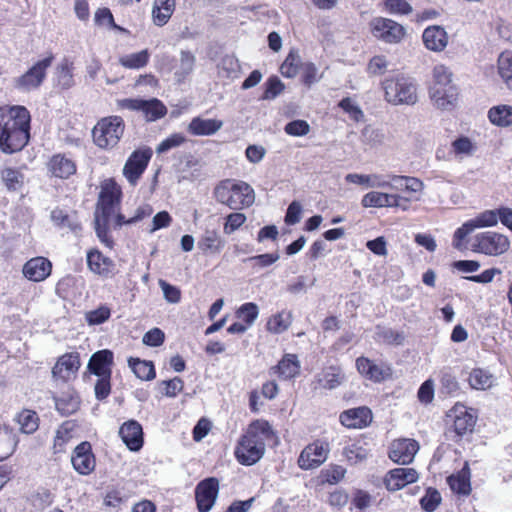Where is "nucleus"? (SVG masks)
<instances>
[{"instance_id": "nucleus-1", "label": "nucleus", "mask_w": 512, "mask_h": 512, "mask_svg": "<svg viewBox=\"0 0 512 512\" xmlns=\"http://www.w3.org/2000/svg\"><path fill=\"white\" fill-rule=\"evenodd\" d=\"M30 113L24 106L8 112L0 108V150L5 154L21 151L30 139Z\"/></svg>"}, {"instance_id": "nucleus-2", "label": "nucleus", "mask_w": 512, "mask_h": 512, "mask_svg": "<svg viewBox=\"0 0 512 512\" xmlns=\"http://www.w3.org/2000/svg\"><path fill=\"white\" fill-rule=\"evenodd\" d=\"M214 197L233 210L250 207L255 201L254 190L249 184L231 179L223 180L215 187Z\"/></svg>"}, {"instance_id": "nucleus-3", "label": "nucleus", "mask_w": 512, "mask_h": 512, "mask_svg": "<svg viewBox=\"0 0 512 512\" xmlns=\"http://www.w3.org/2000/svg\"><path fill=\"white\" fill-rule=\"evenodd\" d=\"M430 97L434 104L441 109H449L457 101L458 90L452 84V73L442 64L436 65L433 69Z\"/></svg>"}, {"instance_id": "nucleus-4", "label": "nucleus", "mask_w": 512, "mask_h": 512, "mask_svg": "<svg viewBox=\"0 0 512 512\" xmlns=\"http://www.w3.org/2000/svg\"><path fill=\"white\" fill-rule=\"evenodd\" d=\"M385 99L393 105H413L417 102L416 83L410 77L398 75L382 83Z\"/></svg>"}, {"instance_id": "nucleus-5", "label": "nucleus", "mask_w": 512, "mask_h": 512, "mask_svg": "<svg viewBox=\"0 0 512 512\" xmlns=\"http://www.w3.org/2000/svg\"><path fill=\"white\" fill-rule=\"evenodd\" d=\"M124 132V122L119 116L101 119L93 128L94 143L100 148H112L120 140Z\"/></svg>"}, {"instance_id": "nucleus-6", "label": "nucleus", "mask_w": 512, "mask_h": 512, "mask_svg": "<svg viewBox=\"0 0 512 512\" xmlns=\"http://www.w3.org/2000/svg\"><path fill=\"white\" fill-rule=\"evenodd\" d=\"M53 55L37 61L31 68L28 69L23 75L14 78V87L21 92H30L38 89L44 82L47 74V69L53 62Z\"/></svg>"}, {"instance_id": "nucleus-7", "label": "nucleus", "mask_w": 512, "mask_h": 512, "mask_svg": "<svg viewBox=\"0 0 512 512\" xmlns=\"http://www.w3.org/2000/svg\"><path fill=\"white\" fill-rule=\"evenodd\" d=\"M120 104L122 108L142 112L147 121H156L167 113V108L157 98L149 100L128 98L121 100Z\"/></svg>"}, {"instance_id": "nucleus-8", "label": "nucleus", "mask_w": 512, "mask_h": 512, "mask_svg": "<svg viewBox=\"0 0 512 512\" xmlns=\"http://www.w3.org/2000/svg\"><path fill=\"white\" fill-rule=\"evenodd\" d=\"M475 240L476 251L490 256L501 255L510 247V242L505 235L492 231L477 234Z\"/></svg>"}, {"instance_id": "nucleus-9", "label": "nucleus", "mask_w": 512, "mask_h": 512, "mask_svg": "<svg viewBox=\"0 0 512 512\" xmlns=\"http://www.w3.org/2000/svg\"><path fill=\"white\" fill-rule=\"evenodd\" d=\"M151 157L152 150L150 148L135 150L129 156L123 167V175L131 185H136Z\"/></svg>"}, {"instance_id": "nucleus-10", "label": "nucleus", "mask_w": 512, "mask_h": 512, "mask_svg": "<svg viewBox=\"0 0 512 512\" xmlns=\"http://www.w3.org/2000/svg\"><path fill=\"white\" fill-rule=\"evenodd\" d=\"M219 481L210 477L200 481L195 488V498L199 512H209L218 496Z\"/></svg>"}, {"instance_id": "nucleus-11", "label": "nucleus", "mask_w": 512, "mask_h": 512, "mask_svg": "<svg viewBox=\"0 0 512 512\" xmlns=\"http://www.w3.org/2000/svg\"><path fill=\"white\" fill-rule=\"evenodd\" d=\"M371 26L374 36L387 43H398L405 35L404 27L388 18H375Z\"/></svg>"}, {"instance_id": "nucleus-12", "label": "nucleus", "mask_w": 512, "mask_h": 512, "mask_svg": "<svg viewBox=\"0 0 512 512\" xmlns=\"http://www.w3.org/2000/svg\"><path fill=\"white\" fill-rule=\"evenodd\" d=\"M81 366L77 352L65 353L60 356L52 368V377L62 382L74 379Z\"/></svg>"}, {"instance_id": "nucleus-13", "label": "nucleus", "mask_w": 512, "mask_h": 512, "mask_svg": "<svg viewBox=\"0 0 512 512\" xmlns=\"http://www.w3.org/2000/svg\"><path fill=\"white\" fill-rule=\"evenodd\" d=\"M329 452L328 444L316 441L306 446L298 458L300 468L309 470L319 467L326 459Z\"/></svg>"}, {"instance_id": "nucleus-14", "label": "nucleus", "mask_w": 512, "mask_h": 512, "mask_svg": "<svg viewBox=\"0 0 512 512\" xmlns=\"http://www.w3.org/2000/svg\"><path fill=\"white\" fill-rule=\"evenodd\" d=\"M266 444L263 442H251L249 438L241 437L235 449L237 460L246 466L257 463L265 453Z\"/></svg>"}, {"instance_id": "nucleus-15", "label": "nucleus", "mask_w": 512, "mask_h": 512, "mask_svg": "<svg viewBox=\"0 0 512 512\" xmlns=\"http://www.w3.org/2000/svg\"><path fill=\"white\" fill-rule=\"evenodd\" d=\"M419 449L418 443L413 439H398L392 442L389 458L398 464L406 465L413 461Z\"/></svg>"}, {"instance_id": "nucleus-16", "label": "nucleus", "mask_w": 512, "mask_h": 512, "mask_svg": "<svg viewBox=\"0 0 512 512\" xmlns=\"http://www.w3.org/2000/svg\"><path fill=\"white\" fill-rule=\"evenodd\" d=\"M71 462L73 468L81 475L90 474L95 468V457L89 442H81L73 451Z\"/></svg>"}, {"instance_id": "nucleus-17", "label": "nucleus", "mask_w": 512, "mask_h": 512, "mask_svg": "<svg viewBox=\"0 0 512 512\" xmlns=\"http://www.w3.org/2000/svg\"><path fill=\"white\" fill-rule=\"evenodd\" d=\"M119 436L126 447L133 452L139 451L144 443L143 429L141 424L136 420H128L119 428Z\"/></svg>"}, {"instance_id": "nucleus-18", "label": "nucleus", "mask_w": 512, "mask_h": 512, "mask_svg": "<svg viewBox=\"0 0 512 512\" xmlns=\"http://www.w3.org/2000/svg\"><path fill=\"white\" fill-rule=\"evenodd\" d=\"M87 266L91 272L103 278H110L115 274L114 261L103 255L98 249H91L86 256Z\"/></svg>"}, {"instance_id": "nucleus-19", "label": "nucleus", "mask_w": 512, "mask_h": 512, "mask_svg": "<svg viewBox=\"0 0 512 512\" xmlns=\"http://www.w3.org/2000/svg\"><path fill=\"white\" fill-rule=\"evenodd\" d=\"M418 473L413 468H396L385 476L384 483L389 491H398L406 485L416 482Z\"/></svg>"}, {"instance_id": "nucleus-20", "label": "nucleus", "mask_w": 512, "mask_h": 512, "mask_svg": "<svg viewBox=\"0 0 512 512\" xmlns=\"http://www.w3.org/2000/svg\"><path fill=\"white\" fill-rule=\"evenodd\" d=\"M356 367L361 375L374 382H381L391 375L389 367L383 364H376L366 357L357 358Z\"/></svg>"}, {"instance_id": "nucleus-21", "label": "nucleus", "mask_w": 512, "mask_h": 512, "mask_svg": "<svg viewBox=\"0 0 512 512\" xmlns=\"http://www.w3.org/2000/svg\"><path fill=\"white\" fill-rule=\"evenodd\" d=\"M422 39L425 47L434 52L443 51L448 44L446 30L438 25L427 27L423 32Z\"/></svg>"}, {"instance_id": "nucleus-22", "label": "nucleus", "mask_w": 512, "mask_h": 512, "mask_svg": "<svg viewBox=\"0 0 512 512\" xmlns=\"http://www.w3.org/2000/svg\"><path fill=\"white\" fill-rule=\"evenodd\" d=\"M51 262L44 257L30 259L23 267L24 276L35 282L43 281L51 273Z\"/></svg>"}, {"instance_id": "nucleus-23", "label": "nucleus", "mask_w": 512, "mask_h": 512, "mask_svg": "<svg viewBox=\"0 0 512 512\" xmlns=\"http://www.w3.org/2000/svg\"><path fill=\"white\" fill-rule=\"evenodd\" d=\"M113 363V353L104 349L95 352L88 363L89 371L98 377H111V366Z\"/></svg>"}, {"instance_id": "nucleus-24", "label": "nucleus", "mask_w": 512, "mask_h": 512, "mask_svg": "<svg viewBox=\"0 0 512 512\" xmlns=\"http://www.w3.org/2000/svg\"><path fill=\"white\" fill-rule=\"evenodd\" d=\"M371 420L372 413L367 407L349 409L340 414V422L348 428L366 427Z\"/></svg>"}, {"instance_id": "nucleus-25", "label": "nucleus", "mask_w": 512, "mask_h": 512, "mask_svg": "<svg viewBox=\"0 0 512 512\" xmlns=\"http://www.w3.org/2000/svg\"><path fill=\"white\" fill-rule=\"evenodd\" d=\"M47 168L52 176L60 179H68L71 175L76 173L75 162L64 154L52 156L47 163Z\"/></svg>"}, {"instance_id": "nucleus-26", "label": "nucleus", "mask_w": 512, "mask_h": 512, "mask_svg": "<svg viewBox=\"0 0 512 512\" xmlns=\"http://www.w3.org/2000/svg\"><path fill=\"white\" fill-rule=\"evenodd\" d=\"M222 126L221 120L194 117L188 124L187 131L193 136H210L218 132Z\"/></svg>"}, {"instance_id": "nucleus-27", "label": "nucleus", "mask_w": 512, "mask_h": 512, "mask_svg": "<svg viewBox=\"0 0 512 512\" xmlns=\"http://www.w3.org/2000/svg\"><path fill=\"white\" fill-rule=\"evenodd\" d=\"M273 429L268 421L266 420H255L247 428L246 433L242 436L243 438L251 440V442H263L269 440L273 436Z\"/></svg>"}, {"instance_id": "nucleus-28", "label": "nucleus", "mask_w": 512, "mask_h": 512, "mask_svg": "<svg viewBox=\"0 0 512 512\" xmlns=\"http://www.w3.org/2000/svg\"><path fill=\"white\" fill-rule=\"evenodd\" d=\"M470 476V468L466 462L457 474H452L447 478V482L454 492L468 495L471 491Z\"/></svg>"}, {"instance_id": "nucleus-29", "label": "nucleus", "mask_w": 512, "mask_h": 512, "mask_svg": "<svg viewBox=\"0 0 512 512\" xmlns=\"http://www.w3.org/2000/svg\"><path fill=\"white\" fill-rule=\"evenodd\" d=\"M225 246V240L215 230H206L198 241V248L203 253L218 254Z\"/></svg>"}, {"instance_id": "nucleus-30", "label": "nucleus", "mask_w": 512, "mask_h": 512, "mask_svg": "<svg viewBox=\"0 0 512 512\" xmlns=\"http://www.w3.org/2000/svg\"><path fill=\"white\" fill-rule=\"evenodd\" d=\"M16 433L7 426H0V461L10 457L18 444Z\"/></svg>"}, {"instance_id": "nucleus-31", "label": "nucleus", "mask_w": 512, "mask_h": 512, "mask_svg": "<svg viewBox=\"0 0 512 512\" xmlns=\"http://www.w3.org/2000/svg\"><path fill=\"white\" fill-rule=\"evenodd\" d=\"M175 10V0H154L152 17L157 26L165 25Z\"/></svg>"}, {"instance_id": "nucleus-32", "label": "nucleus", "mask_w": 512, "mask_h": 512, "mask_svg": "<svg viewBox=\"0 0 512 512\" xmlns=\"http://www.w3.org/2000/svg\"><path fill=\"white\" fill-rule=\"evenodd\" d=\"M14 421L19 425V429L24 434H32L39 427V417L37 413L30 409H23L14 416Z\"/></svg>"}, {"instance_id": "nucleus-33", "label": "nucleus", "mask_w": 512, "mask_h": 512, "mask_svg": "<svg viewBox=\"0 0 512 512\" xmlns=\"http://www.w3.org/2000/svg\"><path fill=\"white\" fill-rule=\"evenodd\" d=\"M56 85L63 90L70 89L74 86L73 63L64 58L55 69Z\"/></svg>"}, {"instance_id": "nucleus-34", "label": "nucleus", "mask_w": 512, "mask_h": 512, "mask_svg": "<svg viewBox=\"0 0 512 512\" xmlns=\"http://www.w3.org/2000/svg\"><path fill=\"white\" fill-rule=\"evenodd\" d=\"M453 428L458 436H464L474 430L476 417L467 410H455Z\"/></svg>"}, {"instance_id": "nucleus-35", "label": "nucleus", "mask_w": 512, "mask_h": 512, "mask_svg": "<svg viewBox=\"0 0 512 512\" xmlns=\"http://www.w3.org/2000/svg\"><path fill=\"white\" fill-rule=\"evenodd\" d=\"M121 190L112 179L105 182L99 194V205L118 206L120 203Z\"/></svg>"}, {"instance_id": "nucleus-36", "label": "nucleus", "mask_w": 512, "mask_h": 512, "mask_svg": "<svg viewBox=\"0 0 512 512\" xmlns=\"http://www.w3.org/2000/svg\"><path fill=\"white\" fill-rule=\"evenodd\" d=\"M128 365L135 376L141 380L150 381L156 376L155 368L151 361L130 357L128 359Z\"/></svg>"}, {"instance_id": "nucleus-37", "label": "nucleus", "mask_w": 512, "mask_h": 512, "mask_svg": "<svg viewBox=\"0 0 512 512\" xmlns=\"http://www.w3.org/2000/svg\"><path fill=\"white\" fill-rule=\"evenodd\" d=\"M440 391L445 395H455L459 389L455 372L451 367H443L439 371Z\"/></svg>"}, {"instance_id": "nucleus-38", "label": "nucleus", "mask_w": 512, "mask_h": 512, "mask_svg": "<svg viewBox=\"0 0 512 512\" xmlns=\"http://www.w3.org/2000/svg\"><path fill=\"white\" fill-rule=\"evenodd\" d=\"M345 180L348 183L365 185L369 188H386L387 185L384 177L378 174L364 175L350 173L345 176Z\"/></svg>"}, {"instance_id": "nucleus-39", "label": "nucleus", "mask_w": 512, "mask_h": 512, "mask_svg": "<svg viewBox=\"0 0 512 512\" xmlns=\"http://www.w3.org/2000/svg\"><path fill=\"white\" fill-rule=\"evenodd\" d=\"M488 117L494 125L510 126L512 124V107L508 105L492 107L488 112Z\"/></svg>"}, {"instance_id": "nucleus-40", "label": "nucleus", "mask_w": 512, "mask_h": 512, "mask_svg": "<svg viewBox=\"0 0 512 512\" xmlns=\"http://www.w3.org/2000/svg\"><path fill=\"white\" fill-rule=\"evenodd\" d=\"M150 58V53L147 49L137 53H131L119 58V63L128 69H141L145 67Z\"/></svg>"}, {"instance_id": "nucleus-41", "label": "nucleus", "mask_w": 512, "mask_h": 512, "mask_svg": "<svg viewBox=\"0 0 512 512\" xmlns=\"http://www.w3.org/2000/svg\"><path fill=\"white\" fill-rule=\"evenodd\" d=\"M343 380V375L341 372L334 368L329 367L328 369L324 370L321 374L317 377V382L320 387L324 389H335L338 387Z\"/></svg>"}, {"instance_id": "nucleus-42", "label": "nucleus", "mask_w": 512, "mask_h": 512, "mask_svg": "<svg viewBox=\"0 0 512 512\" xmlns=\"http://www.w3.org/2000/svg\"><path fill=\"white\" fill-rule=\"evenodd\" d=\"M23 174L14 168L6 167L1 170V179L9 191H18L23 185Z\"/></svg>"}, {"instance_id": "nucleus-43", "label": "nucleus", "mask_w": 512, "mask_h": 512, "mask_svg": "<svg viewBox=\"0 0 512 512\" xmlns=\"http://www.w3.org/2000/svg\"><path fill=\"white\" fill-rule=\"evenodd\" d=\"M278 371L281 376L285 379H290L299 374L300 365L297 359V356L294 354H287L284 358L279 362Z\"/></svg>"}, {"instance_id": "nucleus-44", "label": "nucleus", "mask_w": 512, "mask_h": 512, "mask_svg": "<svg viewBox=\"0 0 512 512\" xmlns=\"http://www.w3.org/2000/svg\"><path fill=\"white\" fill-rule=\"evenodd\" d=\"M291 321V312L282 311L268 320L267 329L272 333L279 334L288 329Z\"/></svg>"}, {"instance_id": "nucleus-45", "label": "nucleus", "mask_w": 512, "mask_h": 512, "mask_svg": "<svg viewBox=\"0 0 512 512\" xmlns=\"http://www.w3.org/2000/svg\"><path fill=\"white\" fill-rule=\"evenodd\" d=\"M195 56L189 51H181L180 62L175 71V77L178 81L186 78L194 69Z\"/></svg>"}, {"instance_id": "nucleus-46", "label": "nucleus", "mask_w": 512, "mask_h": 512, "mask_svg": "<svg viewBox=\"0 0 512 512\" xmlns=\"http://www.w3.org/2000/svg\"><path fill=\"white\" fill-rule=\"evenodd\" d=\"M301 65L300 56L291 51L280 67L281 74L286 78H293L298 74Z\"/></svg>"}, {"instance_id": "nucleus-47", "label": "nucleus", "mask_w": 512, "mask_h": 512, "mask_svg": "<svg viewBox=\"0 0 512 512\" xmlns=\"http://www.w3.org/2000/svg\"><path fill=\"white\" fill-rule=\"evenodd\" d=\"M498 71L501 78L512 87V52L504 51L498 58Z\"/></svg>"}, {"instance_id": "nucleus-48", "label": "nucleus", "mask_w": 512, "mask_h": 512, "mask_svg": "<svg viewBox=\"0 0 512 512\" xmlns=\"http://www.w3.org/2000/svg\"><path fill=\"white\" fill-rule=\"evenodd\" d=\"M469 384L473 389L484 390L492 384V376L483 369H474L468 378Z\"/></svg>"}, {"instance_id": "nucleus-49", "label": "nucleus", "mask_w": 512, "mask_h": 512, "mask_svg": "<svg viewBox=\"0 0 512 512\" xmlns=\"http://www.w3.org/2000/svg\"><path fill=\"white\" fill-rule=\"evenodd\" d=\"M56 410L63 416H68L76 412L79 408L77 397L67 395L55 398Z\"/></svg>"}, {"instance_id": "nucleus-50", "label": "nucleus", "mask_w": 512, "mask_h": 512, "mask_svg": "<svg viewBox=\"0 0 512 512\" xmlns=\"http://www.w3.org/2000/svg\"><path fill=\"white\" fill-rule=\"evenodd\" d=\"M259 315L258 306L255 303L248 302L241 305L236 311V317L250 327Z\"/></svg>"}, {"instance_id": "nucleus-51", "label": "nucleus", "mask_w": 512, "mask_h": 512, "mask_svg": "<svg viewBox=\"0 0 512 512\" xmlns=\"http://www.w3.org/2000/svg\"><path fill=\"white\" fill-rule=\"evenodd\" d=\"M285 89L284 83L277 77L271 76L265 82V91L262 100H272L279 96Z\"/></svg>"}, {"instance_id": "nucleus-52", "label": "nucleus", "mask_w": 512, "mask_h": 512, "mask_svg": "<svg viewBox=\"0 0 512 512\" xmlns=\"http://www.w3.org/2000/svg\"><path fill=\"white\" fill-rule=\"evenodd\" d=\"M499 220L498 209L495 210H486L477 216L475 219H472L473 225L475 228L480 227H491L497 225Z\"/></svg>"}, {"instance_id": "nucleus-53", "label": "nucleus", "mask_w": 512, "mask_h": 512, "mask_svg": "<svg viewBox=\"0 0 512 512\" xmlns=\"http://www.w3.org/2000/svg\"><path fill=\"white\" fill-rule=\"evenodd\" d=\"M343 455L351 464H357L367 458L368 452L360 445L354 443L344 448Z\"/></svg>"}, {"instance_id": "nucleus-54", "label": "nucleus", "mask_w": 512, "mask_h": 512, "mask_svg": "<svg viewBox=\"0 0 512 512\" xmlns=\"http://www.w3.org/2000/svg\"><path fill=\"white\" fill-rule=\"evenodd\" d=\"M441 502L440 493L433 488H429L426 491L425 496L420 500L422 508L427 512H433Z\"/></svg>"}, {"instance_id": "nucleus-55", "label": "nucleus", "mask_w": 512, "mask_h": 512, "mask_svg": "<svg viewBox=\"0 0 512 512\" xmlns=\"http://www.w3.org/2000/svg\"><path fill=\"white\" fill-rule=\"evenodd\" d=\"M284 131L291 136H305L310 132V125L305 120H293L285 125Z\"/></svg>"}, {"instance_id": "nucleus-56", "label": "nucleus", "mask_w": 512, "mask_h": 512, "mask_svg": "<svg viewBox=\"0 0 512 512\" xmlns=\"http://www.w3.org/2000/svg\"><path fill=\"white\" fill-rule=\"evenodd\" d=\"M186 141V138L180 133H174L161 141V143L157 146V153H166L169 150L179 147Z\"/></svg>"}, {"instance_id": "nucleus-57", "label": "nucleus", "mask_w": 512, "mask_h": 512, "mask_svg": "<svg viewBox=\"0 0 512 512\" xmlns=\"http://www.w3.org/2000/svg\"><path fill=\"white\" fill-rule=\"evenodd\" d=\"M159 286L163 292L165 300L172 304H177L181 300V291L178 287L169 284L164 280H159Z\"/></svg>"}, {"instance_id": "nucleus-58", "label": "nucleus", "mask_w": 512, "mask_h": 512, "mask_svg": "<svg viewBox=\"0 0 512 512\" xmlns=\"http://www.w3.org/2000/svg\"><path fill=\"white\" fill-rule=\"evenodd\" d=\"M380 340L386 344L401 345L404 342L405 336L403 333L395 331L390 328L381 329L377 333Z\"/></svg>"}, {"instance_id": "nucleus-59", "label": "nucleus", "mask_w": 512, "mask_h": 512, "mask_svg": "<svg viewBox=\"0 0 512 512\" xmlns=\"http://www.w3.org/2000/svg\"><path fill=\"white\" fill-rule=\"evenodd\" d=\"M386 9L392 14L408 15L412 6L406 0H385Z\"/></svg>"}, {"instance_id": "nucleus-60", "label": "nucleus", "mask_w": 512, "mask_h": 512, "mask_svg": "<svg viewBox=\"0 0 512 512\" xmlns=\"http://www.w3.org/2000/svg\"><path fill=\"white\" fill-rule=\"evenodd\" d=\"M339 107H341L353 120L357 122L364 118L363 111L349 97L343 98L339 102Z\"/></svg>"}, {"instance_id": "nucleus-61", "label": "nucleus", "mask_w": 512, "mask_h": 512, "mask_svg": "<svg viewBox=\"0 0 512 512\" xmlns=\"http://www.w3.org/2000/svg\"><path fill=\"white\" fill-rule=\"evenodd\" d=\"M246 221V216L243 213H231L226 218V223L224 225V232L226 234H231L236 231L239 227H241Z\"/></svg>"}, {"instance_id": "nucleus-62", "label": "nucleus", "mask_w": 512, "mask_h": 512, "mask_svg": "<svg viewBox=\"0 0 512 512\" xmlns=\"http://www.w3.org/2000/svg\"><path fill=\"white\" fill-rule=\"evenodd\" d=\"M387 67L388 62L384 56H374L368 63L367 72L374 76L382 75L385 73Z\"/></svg>"}, {"instance_id": "nucleus-63", "label": "nucleus", "mask_w": 512, "mask_h": 512, "mask_svg": "<svg viewBox=\"0 0 512 512\" xmlns=\"http://www.w3.org/2000/svg\"><path fill=\"white\" fill-rule=\"evenodd\" d=\"M110 317V309L102 306L96 310L86 314V320L90 325H98L104 323Z\"/></svg>"}, {"instance_id": "nucleus-64", "label": "nucleus", "mask_w": 512, "mask_h": 512, "mask_svg": "<svg viewBox=\"0 0 512 512\" xmlns=\"http://www.w3.org/2000/svg\"><path fill=\"white\" fill-rule=\"evenodd\" d=\"M164 332L159 328H153L146 332L143 336V343L147 346L157 347L164 342Z\"/></svg>"}]
</instances>
